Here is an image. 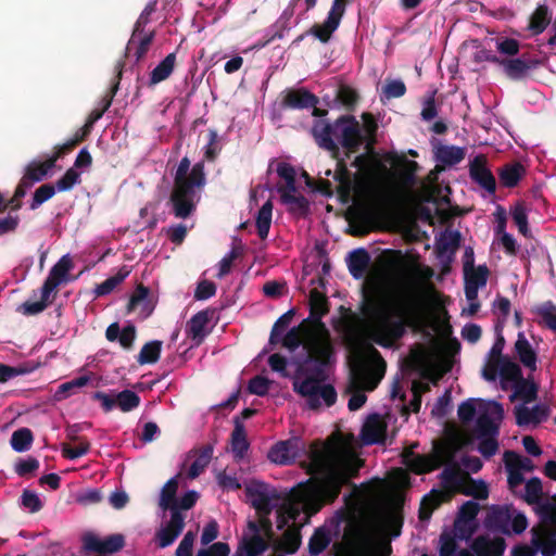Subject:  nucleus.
Instances as JSON below:
<instances>
[{"instance_id": "nucleus-1", "label": "nucleus", "mask_w": 556, "mask_h": 556, "mask_svg": "<svg viewBox=\"0 0 556 556\" xmlns=\"http://www.w3.org/2000/svg\"><path fill=\"white\" fill-rule=\"evenodd\" d=\"M364 460L349 450L339 434H333L325 442L314 441L309 445L308 462L302 468L311 477L293 489L294 497L313 513L325 505L332 504L341 494L343 486L357 485V478Z\"/></svg>"}, {"instance_id": "nucleus-2", "label": "nucleus", "mask_w": 556, "mask_h": 556, "mask_svg": "<svg viewBox=\"0 0 556 556\" xmlns=\"http://www.w3.org/2000/svg\"><path fill=\"white\" fill-rule=\"evenodd\" d=\"M312 135L319 148L328 151L337 161L333 178L338 181L336 191L342 203H348L353 191L367 182L379 166V160L374 148L366 149V153L357 155L351 166L357 168L352 174L348 168L345 159L340 157V148L336 139L345 150V157L359 151L364 143V136L359 123L353 115H342L333 123L317 119L312 127Z\"/></svg>"}, {"instance_id": "nucleus-3", "label": "nucleus", "mask_w": 556, "mask_h": 556, "mask_svg": "<svg viewBox=\"0 0 556 556\" xmlns=\"http://www.w3.org/2000/svg\"><path fill=\"white\" fill-rule=\"evenodd\" d=\"M369 324L367 333L376 344L390 349L401 340L407 328L420 325L424 307L420 298L405 293L392 299L370 301L364 308Z\"/></svg>"}, {"instance_id": "nucleus-4", "label": "nucleus", "mask_w": 556, "mask_h": 556, "mask_svg": "<svg viewBox=\"0 0 556 556\" xmlns=\"http://www.w3.org/2000/svg\"><path fill=\"white\" fill-rule=\"evenodd\" d=\"M330 341H316L309 344L308 353L296 361L293 390L306 399L311 409H318L320 399L327 407L337 401V391L331 384H324L328 379V367L333 356Z\"/></svg>"}, {"instance_id": "nucleus-5", "label": "nucleus", "mask_w": 556, "mask_h": 556, "mask_svg": "<svg viewBox=\"0 0 556 556\" xmlns=\"http://www.w3.org/2000/svg\"><path fill=\"white\" fill-rule=\"evenodd\" d=\"M371 353L376 359L375 364L362 359L351 368L346 392L352 394L348 403L352 412L359 409L366 403L367 397L363 390H374L384 376L387 367L384 359L375 348Z\"/></svg>"}, {"instance_id": "nucleus-6", "label": "nucleus", "mask_w": 556, "mask_h": 556, "mask_svg": "<svg viewBox=\"0 0 556 556\" xmlns=\"http://www.w3.org/2000/svg\"><path fill=\"white\" fill-rule=\"evenodd\" d=\"M74 263L68 254L63 255L50 269L48 277L43 281L40 290V300L22 303L17 312L26 316L37 315L43 312L56 298L58 287L71 281L70 271Z\"/></svg>"}, {"instance_id": "nucleus-7", "label": "nucleus", "mask_w": 556, "mask_h": 556, "mask_svg": "<svg viewBox=\"0 0 556 556\" xmlns=\"http://www.w3.org/2000/svg\"><path fill=\"white\" fill-rule=\"evenodd\" d=\"M495 45L497 52L502 55L498 66L510 80H523L531 70L541 65V61L538 59L526 58V55L516 58L520 52L521 45L515 38H496Z\"/></svg>"}, {"instance_id": "nucleus-8", "label": "nucleus", "mask_w": 556, "mask_h": 556, "mask_svg": "<svg viewBox=\"0 0 556 556\" xmlns=\"http://www.w3.org/2000/svg\"><path fill=\"white\" fill-rule=\"evenodd\" d=\"M245 495L258 515H270L281 500L280 493L261 481H252L245 486Z\"/></svg>"}, {"instance_id": "nucleus-9", "label": "nucleus", "mask_w": 556, "mask_h": 556, "mask_svg": "<svg viewBox=\"0 0 556 556\" xmlns=\"http://www.w3.org/2000/svg\"><path fill=\"white\" fill-rule=\"evenodd\" d=\"M306 444L298 437L279 441L268 451L267 458L277 465H290L305 453Z\"/></svg>"}, {"instance_id": "nucleus-10", "label": "nucleus", "mask_w": 556, "mask_h": 556, "mask_svg": "<svg viewBox=\"0 0 556 556\" xmlns=\"http://www.w3.org/2000/svg\"><path fill=\"white\" fill-rule=\"evenodd\" d=\"M504 417L503 406L493 401L488 404L485 412L479 415L473 428L476 438L497 437L500 424Z\"/></svg>"}, {"instance_id": "nucleus-11", "label": "nucleus", "mask_w": 556, "mask_h": 556, "mask_svg": "<svg viewBox=\"0 0 556 556\" xmlns=\"http://www.w3.org/2000/svg\"><path fill=\"white\" fill-rule=\"evenodd\" d=\"M81 542L85 553H98V556H106L124 548L125 536L121 533H115L101 540L96 534L88 532L83 535Z\"/></svg>"}, {"instance_id": "nucleus-12", "label": "nucleus", "mask_w": 556, "mask_h": 556, "mask_svg": "<svg viewBox=\"0 0 556 556\" xmlns=\"http://www.w3.org/2000/svg\"><path fill=\"white\" fill-rule=\"evenodd\" d=\"M195 188L197 186L189 185H174L169 203L173 207V214L177 218L186 219L195 211Z\"/></svg>"}, {"instance_id": "nucleus-13", "label": "nucleus", "mask_w": 556, "mask_h": 556, "mask_svg": "<svg viewBox=\"0 0 556 556\" xmlns=\"http://www.w3.org/2000/svg\"><path fill=\"white\" fill-rule=\"evenodd\" d=\"M316 341H330L329 338L318 339L315 334V330L311 326H307L303 320L296 326L291 328L280 341L285 348L290 351H295L302 343L308 353V346ZM307 354H305L306 356Z\"/></svg>"}, {"instance_id": "nucleus-14", "label": "nucleus", "mask_w": 556, "mask_h": 556, "mask_svg": "<svg viewBox=\"0 0 556 556\" xmlns=\"http://www.w3.org/2000/svg\"><path fill=\"white\" fill-rule=\"evenodd\" d=\"M329 312V301L327 296L318 291L317 289H313L309 292V316L303 319L307 326H311L315 331H323L328 336V330L326 329L325 324L323 323V317L327 315Z\"/></svg>"}, {"instance_id": "nucleus-15", "label": "nucleus", "mask_w": 556, "mask_h": 556, "mask_svg": "<svg viewBox=\"0 0 556 556\" xmlns=\"http://www.w3.org/2000/svg\"><path fill=\"white\" fill-rule=\"evenodd\" d=\"M470 179L488 191L494 194L496 191V180L488 167V159L484 154L476 155L469 163Z\"/></svg>"}, {"instance_id": "nucleus-16", "label": "nucleus", "mask_w": 556, "mask_h": 556, "mask_svg": "<svg viewBox=\"0 0 556 556\" xmlns=\"http://www.w3.org/2000/svg\"><path fill=\"white\" fill-rule=\"evenodd\" d=\"M190 164V160L187 156L180 160L174 177V185H189L197 186V188H202L206 180L204 163H195L188 175Z\"/></svg>"}, {"instance_id": "nucleus-17", "label": "nucleus", "mask_w": 556, "mask_h": 556, "mask_svg": "<svg viewBox=\"0 0 556 556\" xmlns=\"http://www.w3.org/2000/svg\"><path fill=\"white\" fill-rule=\"evenodd\" d=\"M214 309H203L194 314L187 323L186 333L188 338L193 341L194 345L203 343L205 337L208 334L206 329L208 323L214 316Z\"/></svg>"}, {"instance_id": "nucleus-18", "label": "nucleus", "mask_w": 556, "mask_h": 556, "mask_svg": "<svg viewBox=\"0 0 556 556\" xmlns=\"http://www.w3.org/2000/svg\"><path fill=\"white\" fill-rule=\"evenodd\" d=\"M319 99L305 88L287 89L281 99L282 109L303 110L317 105Z\"/></svg>"}, {"instance_id": "nucleus-19", "label": "nucleus", "mask_w": 556, "mask_h": 556, "mask_svg": "<svg viewBox=\"0 0 556 556\" xmlns=\"http://www.w3.org/2000/svg\"><path fill=\"white\" fill-rule=\"evenodd\" d=\"M185 527V517L180 511L174 510L168 523L156 533L159 546L165 548L172 545Z\"/></svg>"}, {"instance_id": "nucleus-20", "label": "nucleus", "mask_w": 556, "mask_h": 556, "mask_svg": "<svg viewBox=\"0 0 556 556\" xmlns=\"http://www.w3.org/2000/svg\"><path fill=\"white\" fill-rule=\"evenodd\" d=\"M155 31L151 30L149 33H139L137 36L135 35V30L127 42L125 56H128L131 51H134L135 62H141L147 53L149 52L151 45L154 40Z\"/></svg>"}, {"instance_id": "nucleus-21", "label": "nucleus", "mask_w": 556, "mask_h": 556, "mask_svg": "<svg viewBox=\"0 0 556 556\" xmlns=\"http://www.w3.org/2000/svg\"><path fill=\"white\" fill-rule=\"evenodd\" d=\"M506 543L503 538L491 540L488 535H479L471 543V549L477 556H502Z\"/></svg>"}, {"instance_id": "nucleus-22", "label": "nucleus", "mask_w": 556, "mask_h": 556, "mask_svg": "<svg viewBox=\"0 0 556 556\" xmlns=\"http://www.w3.org/2000/svg\"><path fill=\"white\" fill-rule=\"evenodd\" d=\"M548 414V407L542 404H538L532 408H529L525 405L515 407L516 424L520 427L528 426L530 424H541L547 419Z\"/></svg>"}, {"instance_id": "nucleus-23", "label": "nucleus", "mask_w": 556, "mask_h": 556, "mask_svg": "<svg viewBox=\"0 0 556 556\" xmlns=\"http://www.w3.org/2000/svg\"><path fill=\"white\" fill-rule=\"evenodd\" d=\"M510 519L511 514L507 506L494 505L490 507L484 522L486 528L508 534Z\"/></svg>"}, {"instance_id": "nucleus-24", "label": "nucleus", "mask_w": 556, "mask_h": 556, "mask_svg": "<svg viewBox=\"0 0 556 556\" xmlns=\"http://www.w3.org/2000/svg\"><path fill=\"white\" fill-rule=\"evenodd\" d=\"M269 544L262 534H243L236 553L242 556H260L267 551Z\"/></svg>"}, {"instance_id": "nucleus-25", "label": "nucleus", "mask_w": 556, "mask_h": 556, "mask_svg": "<svg viewBox=\"0 0 556 556\" xmlns=\"http://www.w3.org/2000/svg\"><path fill=\"white\" fill-rule=\"evenodd\" d=\"M233 426L230 437L231 452L235 459L240 460L247 454L250 443L247 439L245 428L240 417H233Z\"/></svg>"}, {"instance_id": "nucleus-26", "label": "nucleus", "mask_w": 556, "mask_h": 556, "mask_svg": "<svg viewBox=\"0 0 556 556\" xmlns=\"http://www.w3.org/2000/svg\"><path fill=\"white\" fill-rule=\"evenodd\" d=\"M526 174L527 169L520 162L505 163L497 170L500 182L505 188L516 187Z\"/></svg>"}, {"instance_id": "nucleus-27", "label": "nucleus", "mask_w": 556, "mask_h": 556, "mask_svg": "<svg viewBox=\"0 0 556 556\" xmlns=\"http://www.w3.org/2000/svg\"><path fill=\"white\" fill-rule=\"evenodd\" d=\"M149 288L148 287H144L143 285H139L134 293L131 294L130 299H129V302L127 304V312L130 313V312H134L136 311L138 307H140V316L142 318H147L149 317L153 309H154V306L153 304L151 303V301L149 300Z\"/></svg>"}, {"instance_id": "nucleus-28", "label": "nucleus", "mask_w": 556, "mask_h": 556, "mask_svg": "<svg viewBox=\"0 0 556 556\" xmlns=\"http://www.w3.org/2000/svg\"><path fill=\"white\" fill-rule=\"evenodd\" d=\"M386 425L378 414L371 415L362 430V438L366 444L379 443L384 439Z\"/></svg>"}, {"instance_id": "nucleus-29", "label": "nucleus", "mask_w": 556, "mask_h": 556, "mask_svg": "<svg viewBox=\"0 0 556 556\" xmlns=\"http://www.w3.org/2000/svg\"><path fill=\"white\" fill-rule=\"evenodd\" d=\"M346 262L350 274L359 279L369 266L370 255L364 248L355 249L349 254Z\"/></svg>"}, {"instance_id": "nucleus-30", "label": "nucleus", "mask_w": 556, "mask_h": 556, "mask_svg": "<svg viewBox=\"0 0 556 556\" xmlns=\"http://www.w3.org/2000/svg\"><path fill=\"white\" fill-rule=\"evenodd\" d=\"M515 353L525 367L536 369L538 355L522 332L518 333L515 342Z\"/></svg>"}, {"instance_id": "nucleus-31", "label": "nucleus", "mask_w": 556, "mask_h": 556, "mask_svg": "<svg viewBox=\"0 0 556 556\" xmlns=\"http://www.w3.org/2000/svg\"><path fill=\"white\" fill-rule=\"evenodd\" d=\"M176 53L167 54L150 73L148 86L153 87L166 80L174 72Z\"/></svg>"}, {"instance_id": "nucleus-32", "label": "nucleus", "mask_w": 556, "mask_h": 556, "mask_svg": "<svg viewBox=\"0 0 556 556\" xmlns=\"http://www.w3.org/2000/svg\"><path fill=\"white\" fill-rule=\"evenodd\" d=\"M406 466L416 475H422L437 468L435 460L427 455H415L412 451L403 455Z\"/></svg>"}, {"instance_id": "nucleus-33", "label": "nucleus", "mask_w": 556, "mask_h": 556, "mask_svg": "<svg viewBox=\"0 0 556 556\" xmlns=\"http://www.w3.org/2000/svg\"><path fill=\"white\" fill-rule=\"evenodd\" d=\"M278 176L285 180V186H278L277 191L280 194L281 201H283V195H295L296 192V180H295V169L288 163H279L277 166Z\"/></svg>"}, {"instance_id": "nucleus-34", "label": "nucleus", "mask_w": 556, "mask_h": 556, "mask_svg": "<svg viewBox=\"0 0 556 556\" xmlns=\"http://www.w3.org/2000/svg\"><path fill=\"white\" fill-rule=\"evenodd\" d=\"M446 498V493L437 490H432L429 494L425 495L419 507V519L421 521L429 520L433 510L438 508Z\"/></svg>"}, {"instance_id": "nucleus-35", "label": "nucleus", "mask_w": 556, "mask_h": 556, "mask_svg": "<svg viewBox=\"0 0 556 556\" xmlns=\"http://www.w3.org/2000/svg\"><path fill=\"white\" fill-rule=\"evenodd\" d=\"M552 15L546 4H540L530 16L529 30L533 35L542 34L549 25Z\"/></svg>"}, {"instance_id": "nucleus-36", "label": "nucleus", "mask_w": 556, "mask_h": 556, "mask_svg": "<svg viewBox=\"0 0 556 556\" xmlns=\"http://www.w3.org/2000/svg\"><path fill=\"white\" fill-rule=\"evenodd\" d=\"M177 490L178 479L177 477L170 478L162 488L160 496V507L164 510L169 509L172 513L177 509Z\"/></svg>"}, {"instance_id": "nucleus-37", "label": "nucleus", "mask_w": 556, "mask_h": 556, "mask_svg": "<svg viewBox=\"0 0 556 556\" xmlns=\"http://www.w3.org/2000/svg\"><path fill=\"white\" fill-rule=\"evenodd\" d=\"M465 157V149L455 146H440L435 150V159L447 166L460 163Z\"/></svg>"}, {"instance_id": "nucleus-38", "label": "nucleus", "mask_w": 556, "mask_h": 556, "mask_svg": "<svg viewBox=\"0 0 556 556\" xmlns=\"http://www.w3.org/2000/svg\"><path fill=\"white\" fill-rule=\"evenodd\" d=\"M124 61H118L115 65V72H116V75H115V83L113 84L112 86V96L110 99H108L104 103V106L102 109H94L93 111H91V113L89 114L88 118H87V123L90 124L91 126L94 125V123L97 121H99L104 112L110 108L111 103H112V98L115 96V93L117 92L118 90V87H119V80L122 79V75H123V70H124Z\"/></svg>"}, {"instance_id": "nucleus-39", "label": "nucleus", "mask_w": 556, "mask_h": 556, "mask_svg": "<svg viewBox=\"0 0 556 556\" xmlns=\"http://www.w3.org/2000/svg\"><path fill=\"white\" fill-rule=\"evenodd\" d=\"M273 216V203L267 200L258 210L256 215L257 235L262 240L268 237Z\"/></svg>"}, {"instance_id": "nucleus-40", "label": "nucleus", "mask_w": 556, "mask_h": 556, "mask_svg": "<svg viewBox=\"0 0 556 556\" xmlns=\"http://www.w3.org/2000/svg\"><path fill=\"white\" fill-rule=\"evenodd\" d=\"M516 397L521 399L525 403H531L538 397V386L529 380L520 378L515 383V391L510 395V400L514 401Z\"/></svg>"}, {"instance_id": "nucleus-41", "label": "nucleus", "mask_w": 556, "mask_h": 556, "mask_svg": "<svg viewBox=\"0 0 556 556\" xmlns=\"http://www.w3.org/2000/svg\"><path fill=\"white\" fill-rule=\"evenodd\" d=\"M89 382L88 376H79L75 379H72L71 381H66L62 384H60L54 392L53 399L56 402H61L71 395L75 394L76 391Z\"/></svg>"}, {"instance_id": "nucleus-42", "label": "nucleus", "mask_w": 556, "mask_h": 556, "mask_svg": "<svg viewBox=\"0 0 556 556\" xmlns=\"http://www.w3.org/2000/svg\"><path fill=\"white\" fill-rule=\"evenodd\" d=\"M339 23L332 18L327 17L323 24H314L306 30V34H311L323 43H327L333 33L338 29Z\"/></svg>"}, {"instance_id": "nucleus-43", "label": "nucleus", "mask_w": 556, "mask_h": 556, "mask_svg": "<svg viewBox=\"0 0 556 556\" xmlns=\"http://www.w3.org/2000/svg\"><path fill=\"white\" fill-rule=\"evenodd\" d=\"M212 455H213V446L212 445L203 446L200 450L197 458L190 465V468L188 470V477L190 479L198 478L208 466Z\"/></svg>"}, {"instance_id": "nucleus-44", "label": "nucleus", "mask_w": 556, "mask_h": 556, "mask_svg": "<svg viewBox=\"0 0 556 556\" xmlns=\"http://www.w3.org/2000/svg\"><path fill=\"white\" fill-rule=\"evenodd\" d=\"M130 270L126 265L122 266L117 274L106 278L103 282L97 286L94 293L97 296L110 294L119 283H122L129 275Z\"/></svg>"}, {"instance_id": "nucleus-45", "label": "nucleus", "mask_w": 556, "mask_h": 556, "mask_svg": "<svg viewBox=\"0 0 556 556\" xmlns=\"http://www.w3.org/2000/svg\"><path fill=\"white\" fill-rule=\"evenodd\" d=\"M33 441L34 434L31 430L23 427L12 433L10 443L15 452L23 453L30 448Z\"/></svg>"}, {"instance_id": "nucleus-46", "label": "nucleus", "mask_w": 556, "mask_h": 556, "mask_svg": "<svg viewBox=\"0 0 556 556\" xmlns=\"http://www.w3.org/2000/svg\"><path fill=\"white\" fill-rule=\"evenodd\" d=\"M330 533L325 528H317L308 541V552L313 556L323 553L330 544Z\"/></svg>"}, {"instance_id": "nucleus-47", "label": "nucleus", "mask_w": 556, "mask_h": 556, "mask_svg": "<svg viewBox=\"0 0 556 556\" xmlns=\"http://www.w3.org/2000/svg\"><path fill=\"white\" fill-rule=\"evenodd\" d=\"M281 202L288 205V211L298 217H305L309 213V202L302 194H285Z\"/></svg>"}, {"instance_id": "nucleus-48", "label": "nucleus", "mask_w": 556, "mask_h": 556, "mask_svg": "<svg viewBox=\"0 0 556 556\" xmlns=\"http://www.w3.org/2000/svg\"><path fill=\"white\" fill-rule=\"evenodd\" d=\"M162 341L153 340L147 342L140 350L137 362L140 365L154 364L159 361L162 351Z\"/></svg>"}, {"instance_id": "nucleus-49", "label": "nucleus", "mask_w": 556, "mask_h": 556, "mask_svg": "<svg viewBox=\"0 0 556 556\" xmlns=\"http://www.w3.org/2000/svg\"><path fill=\"white\" fill-rule=\"evenodd\" d=\"M116 407L123 413L136 409L140 405V396L131 390H123L115 393Z\"/></svg>"}, {"instance_id": "nucleus-50", "label": "nucleus", "mask_w": 556, "mask_h": 556, "mask_svg": "<svg viewBox=\"0 0 556 556\" xmlns=\"http://www.w3.org/2000/svg\"><path fill=\"white\" fill-rule=\"evenodd\" d=\"M301 545V534L296 529H288L282 533L281 540L277 546L279 551L287 554H294Z\"/></svg>"}, {"instance_id": "nucleus-51", "label": "nucleus", "mask_w": 556, "mask_h": 556, "mask_svg": "<svg viewBox=\"0 0 556 556\" xmlns=\"http://www.w3.org/2000/svg\"><path fill=\"white\" fill-rule=\"evenodd\" d=\"M464 274L466 285L482 288L488 282L490 271L486 265H479L478 267L464 270Z\"/></svg>"}, {"instance_id": "nucleus-52", "label": "nucleus", "mask_w": 556, "mask_h": 556, "mask_svg": "<svg viewBox=\"0 0 556 556\" xmlns=\"http://www.w3.org/2000/svg\"><path fill=\"white\" fill-rule=\"evenodd\" d=\"M53 167V161H49L48 159L43 162L33 161L26 166L25 174H27L33 181L39 182L46 178Z\"/></svg>"}, {"instance_id": "nucleus-53", "label": "nucleus", "mask_w": 556, "mask_h": 556, "mask_svg": "<svg viewBox=\"0 0 556 556\" xmlns=\"http://www.w3.org/2000/svg\"><path fill=\"white\" fill-rule=\"evenodd\" d=\"M460 243V233L458 231H452L443 235L437 242V251L439 255H443L447 252L455 253Z\"/></svg>"}, {"instance_id": "nucleus-54", "label": "nucleus", "mask_w": 556, "mask_h": 556, "mask_svg": "<svg viewBox=\"0 0 556 556\" xmlns=\"http://www.w3.org/2000/svg\"><path fill=\"white\" fill-rule=\"evenodd\" d=\"M294 15V10L292 8L287 7L279 18L276 21V23L273 25V28L275 29L271 37L267 40V42H270L275 39H281L285 35V31L290 29V23Z\"/></svg>"}, {"instance_id": "nucleus-55", "label": "nucleus", "mask_w": 556, "mask_h": 556, "mask_svg": "<svg viewBox=\"0 0 556 556\" xmlns=\"http://www.w3.org/2000/svg\"><path fill=\"white\" fill-rule=\"evenodd\" d=\"M295 314V311L293 308L289 309L285 314H282L274 324L270 336H269V343L270 344H277L280 341V337L282 336L283 331L288 326L290 325L293 316Z\"/></svg>"}, {"instance_id": "nucleus-56", "label": "nucleus", "mask_w": 556, "mask_h": 556, "mask_svg": "<svg viewBox=\"0 0 556 556\" xmlns=\"http://www.w3.org/2000/svg\"><path fill=\"white\" fill-rule=\"evenodd\" d=\"M511 217L519 232L526 238L531 237V232L528 225L527 208L522 202H518L511 210Z\"/></svg>"}, {"instance_id": "nucleus-57", "label": "nucleus", "mask_w": 556, "mask_h": 556, "mask_svg": "<svg viewBox=\"0 0 556 556\" xmlns=\"http://www.w3.org/2000/svg\"><path fill=\"white\" fill-rule=\"evenodd\" d=\"M56 188L52 184H45L38 187L34 194L33 199L29 202V208L31 211L37 210L41 204L50 200L55 194Z\"/></svg>"}, {"instance_id": "nucleus-58", "label": "nucleus", "mask_w": 556, "mask_h": 556, "mask_svg": "<svg viewBox=\"0 0 556 556\" xmlns=\"http://www.w3.org/2000/svg\"><path fill=\"white\" fill-rule=\"evenodd\" d=\"M363 122H364V131L363 134L365 140V148L366 149H372L374 144L376 143V132L378 129V125L370 113H363L362 115Z\"/></svg>"}, {"instance_id": "nucleus-59", "label": "nucleus", "mask_w": 556, "mask_h": 556, "mask_svg": "<svg viewBox=\"0 0 556 556\" xmlns=\"http://www.w3.org/2000/svg\"><path fill=\"white\" fill-rule=\"evenodd\" d=\"M497 364L500 375L503 379L516 382L522 378L521 368L519 365L510 361L508 357L497 362Z\"/></svg>"}, {"instance_id": "nucleus-60", "label": "nucleus", "mask_w": 556, "mask_h": 556, "mask_svg": "<svg viewBox=\"0 0 556 556\" xmlns=\"http://www.w3.org/2000/svg\"><path fill=\"white\" fill-rule=\"evenodd\" d=\"M535 313L549 329L556 332V305L546 301L535 308Z\"/></svg>"}, {"instance_id": "nucleus-61", "label": "nucleus", "mask_w": 556, "mask_h": 556, "mask_svg": "<svg viewBox=\"0 0 556 556\" xmlns=\"http://www.w3.org/2000/svg\"><path fill=\"white\" fill-rule=\"evenodd\" d=\"M406 93V86L400 79H391L386 80V84L382 88L381 100H391L395 98H401Z\"/></svg>"}, {"instance_id": "nucleus-62", "label": "nucleus", "mask_w": 556, "mask_h": 556, "mask_svg": "<svg viewBox=\"0 0 556 556\" xmlns=\"http://www.w3.org/2000/svg\"><path fill=\"white\" fill-rule=\"evenodd\" d=\"M358 99L359 96L357 91L350 86L343 85L338 90L337 100L348 110H353L356 106Z\"/></svg>"}, {"instance_id": "nucleus-63", "label": "nucleus", "mask_w": 556, "mask_h": 556, "mask_svg": "<svg viewBox=\"0 0 556 556\" xmlns=\"http://www.w3.org/2000/svg\"><path fill=\"white\" fill-rule=\"evenodd\" d=\"M79 182L80 174L75 168H68L65 174L55 181L54 187L58 191L64 192L71 190Z\"/></svg>"}, {"instance_id": "nucleus-64", "label": "nucleus", "mask_w": 556, "mask_h": 556, "mask_svg": "<svg viewBox=\"0 0 556 556\" xmlns=\"http://www.w3.org/2000/svg\"><path fill=\"white\" fill-rule=\"evenodd\" d=\"M525 500L528 504H536L542 497V482L540 478L533 477L526 483Z\"/></svg>"}]
</instances>
